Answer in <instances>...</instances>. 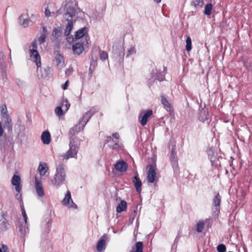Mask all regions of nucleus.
Here are the masks:
<instances>
[{
  "label": "nucleus",
  "mask_w": 252,
  "mask_h": 252,
  "mask_svg": "<svg viewBox=\"0 0 252 252\" xmlns=\"http://www.w3.org/2000/svg\"><path fill=\"white\" fill-rule=\"evenodd\" d=\"M95 111L94 109H91L87 112L84 113L82 118L80 120L78 124L70 129L69 134L73 136L80 130H83L92 116L95 113Z\"/></svg>",
  "instance_id": "nucleus-1"
},
{
  "label": "nucleus",
  "mask_w": 252,
  "mask_h": 252,
  "mask_svg": "<svg viewBox=\"0 0 252 252\" xmlns=\"http://www.w3.org/2000/svg\"><path fill=\"white\" fill-rule=\"evenodd\" d=\"M65 173L62 164H59L56 168V173L54 176L53 180L51 182L53 185L57 187L63 184L65 181Z\"/></svg>",
  "instance_id": "nucleus-2"
},
{
  "label": "nucleus",
  "mask_w": 252,
  "mask_h": 252,
  "mask_svg": "<svg viewBox=\"0 0 252 252\" xmlns=\"http://www.w3.org/2000/svg\"><path fill=\"white\" fill-rule=\"evenodd\" d=\"M69 146V150L63 156L64 159H67L69 158H75L77 156L78 151V147L73 138H70Z\"/></svg>",
  "instance_id": "nucleus-3"
},
{
  "label": "nucleus",
  "mask_w": 252,
  "mask_h": 252,
  "mask_svg": "<svg viewBox=\"0 0 252 252\" xmlns=\"http://www.w3.org/2000/svg\"><path fill=\"white\" fill-rule=\"evenodd\" d=\"M76 4L73 1H69L66 2L65 6L66 8V13L65 14L64 18H66L65 16L67 15L72 18L76 14Z\"/></svg>",
  "instance_id": "nucleus-4"
},
{
  "label": "nucleus",
  "mask_w": 252,
  "mask_h": 252,
  "mask_svg": "<svg viewBox=\"0 0 252 252\" xmlns=\"http://www.w3.org/2000/svg\"><path fill=\"white\" fill-rule=\"evenodd\" d=\"M63 205L67 206L70 208L75 209L77 208V205L73 202L71 199V193L68 190L65 194V197L62 201Z\"/></svg>",
  "instance_id": "nucleus-5"
},
{
  "label": "nucleus",
  "mask_w": 252,
  "mask_h": 252,
  "mask_svg": "<svg viewBox=\"0 0 252 252\" xmlns=\"http://www.w3.org/2000/svg\"><path fill=\"white\" fill-rule=\"evenodd\" d=\"M30 57L32 60L36 63L37 68L41 66V59L40 56L37 50L33 49L30 50Z\"/></svg>",
  "instance_id": "nucleus-6"
},
{
  "label": "nucleus",
  "mask_w": 252,
  "mask_h": 252,
  "mask_svg": "<svg viewBox=\"0 0 252 252\" xmlns=\"http://www.w3.org/2000/svg\"><path fill=\"white\" fill-rule=\"evenodd\" d=\"M148 168V171L147 173V180L148 182L151 183H153L155 182L156 172L154 169V167L152 165H148L147 166Z\"/></svg>",
  "instance_id": "nucleus-7"
},
{
  "label": "nucleus",
  "mask_w": 252,
  "mask_h": 252,
  "mask_svg": "<svg viewBox=\"0 0 252 252\" xmlns=\"http://www.w3.org/2000/svg\"><path fill=\"white\" fill-rule=\"evenodd\" d=\"M198 119L204 123L208 124L210 120V115L207 109H202L198 115Z\"/></svg>",
  "instance_id": "nucleus-8"
},
{
  "label": "nucleus",
  "mask_w": 252,
  "mask_h": 252,
  "mask_svg": "<svg viewBox=\"0 0 252 252\" xmlns=\"http://www.w3.org/2000/svg\"><path fill=\"white\" fill-rule=\"evenodd\" d=\"M170 159L172 164L173 168H177L178 166V158L176 155V147L174 145L173 146L170 155Z\"/></svg>",
  "instance_id": "nucleus-9"
},
{
  "label": "nucleus",
  "mask_w": 252,
  "mask_h": 252,
  "mask_svg": "<svg viewBox=\"0 0 252 252\" xmlns=\"http://www.w3.org/2000/svg\"><path fill=\"white\" fill-rule=\"evenodd\" d=\"M107 236L106 234H104L97 243L96 249L99 252H102L106 248V241Z\"/></svg>",
  "instance_id": "nucleus-10"
},
{
  "label": "nucleus",
  "mask_w": 252,
  "mask_h": 252,
  "mask_svg": "<svg viewBox=\"0 0 252 252\" xmlns=\"http://www.w3.org/2000/svg\"><path fill=\"white\" fill-rule=\"evenodd\" d=\"M152 114L153 111L152 110H147L142 116V112L140 113L139 118H141L140 123L142 126H144L146 125L148 118L152 116Z\"/></svg>",
  "instance_id": "nucleus-11"
},
{
  "label": "nucleus",
  "mask_w": 252,
  "mask_h": 252,
  "mask_svg": "<svg viewBox=\"0 0 252 252\" xmlns=\"http://www.w3.org/2000/svg\"><path fill=\"white\" fill-rule=\"evenodd\" d=\"M35 188L38 196L40 197L44 195V191L42 183L35 178Z\"/></svg>",
  "instance_id": "nucleus-12"
},
{
  "label": "nucleus",
  "mask_w": 252,
  "mask_h": 252,
  "mask_svg": "<svg viewBox=\"0 0 252 252\" xmlns=\"http://www.w3.org/2000/svg\"><path fill=\"white\" fill-rule=\"evenodd\" d=\"M21 178L20 176L14 175L11 180V183L13 186L15 187V189L17 192L20 193L21 190V187L20 185Z\"/></svg>",
  "instance_id": "nucleus-13"
},
{
  "label": "nucleus",
  "mask_w": 252,
  "mask_h": 252,
  "mask_svg": "<svg viewBox=\"0 0 252 252\" xmlns=\"http://www.w3.org/2000/svg\"><path fill=\"white\" fill-rule=\"evenodd\" d=\"M115 169L119 172H125L127 169V164L125 161L122 160L117 162L114 165Z\"/></svg>",
  "instance_id": "nucleus-14"
},
{
  "label": "nucleus",
  "mask_w": 252,
  "mask_h": 252,
  "mask_svg": "<svg viewBox=\"0 0 252 252\" xmlns=\"http://www.w3.org/2000/svg\"><path fill=\"white\" fill-rule=\"evenodd\" d=\"M41 139L43 143L48 145L51 142V134L48 130L44 131L41 136Z\"/></svg>",
  "instance_id": "nucleus-15"
},
{
  "label": "nucleus",
  "mask_w": 252,
  "mask_h": 252,
  "mask_svg": "<svg viewBox=\"0 0 252 252\" xmlns=\"http://www.w3.org/2000/svg\"><path fill=\"white\" fill-rule=\"evenodd\" d=\"M72 50L74 54L79 55L84 51V45L81 43H75L72 46Z\"/></svg>",
  "instance_id": "nucleus-16"
},
{
  "label": "nucleus",
  "mask_w": 252,
  "mask_h": 252,
  "mask_svg": "<svg viewBox=\"0 0 252 252\" xmlns=\"http://www.w3.org/2000/svg\"><path fill=\"white\" fill-rule=\"evenodd\" d=\"M67 23L64 32V34L65 36H68L72 31L73 27V24L75 22V20L73 21L72 19H67Z\"/></svg>",
  "instance_id": "nucleus-17"
},
{
  "label": "nucleus",
  "mask_w": 252,
  "mask_h": 252,
  "mask_svg": "<svg viewBox=\"0 0 252 252\" xmlns=\"http://www.w3.org/2000/svg\"><path fill=\"white\" fill-rule=\"evenodd\" d=\"M133 182L134 183V186L136 191L140 193L141 191L142 183L140 179L138 177V173H136L134 177L133 178Z\"/></svg>",
  "instance_id": "nucleus-18"
},
{
  "label": "nucleus",
  "mask_w": 252,
  "mask_h": 252,
  "mask_svg": "<svg viewBox=\"0 0 252 252\" xmlns=\"http://www.w3.org/2000/svg\"><path fill=\"white\" fill-rule=\"evenodd\" d=\"M221 202V196L219 193H217L213 200V204L216 207V211L219 212Z\"/></svg>",
  "instance_id": "nucleus-19"
},
{
  "label": "nucleus",
  "mask_w": 252,
  "mask_h": 252,
  "mask_svg": "<svg viewBox=\"0 0 252 252\" xmlns=\"http://www.w3.org/2000/svg\"><path fill=\"white\" fill-rule=\"evenodd\" d=\"M48 170V167L47 163L40 162L39 164L38 170L41 176H44Z\"/></svg>",
  "instance_id": "nucleus-20"
},
{
  "label": "nucleus",
  "mask_w": 252,
  "mask_h": 252,
  "mask_svg": "<svg viewBox=\"0 0 252 252\" xmlns=\"http://www.w3.org/2000/svg\"><path fill=\"white\" fill-rule=\"evenodd\" d=\"M56 63L58 68H61L63 67L64 64V58L60 53H58L56 56Z\"/></svg>",
  "instance_id": "nucleus-21"
},
{
  "label": "nucleus",
  "mask_w": 252,
  "mask_h": 252,
  "mask_svg": "<svg viewBox=\"0 0 252 252\" xmlns=\"http://www.w3.org/2000/svg\"><path fill=\"white\" fill-rule=\"evenodd\" d=\"M88 32L87 29L86 27L83 28L75 32V36L76 39H80L85 36Z\"/></svg>",
  "instance_id": "nucleus-22"
},
{
  "label": "nucleus",
  "mask_w": 252,
  "mask_h": 252,
  "mask_svg": "<svg viewBox=\"0 0 252 252\" xmlns=\"http://www.w3.org/2000/svg\"><path fill=\"white\" fill-rule=\"evenodd\" d=\"M25 16L24 15H21L19 18V23L25 28L29 26L31 21L28 18H25Z\"/></svg>",
  "instance_id": "nucleus-23"
},
{
  "label": "nucleus",
  "mask_w": 252,
  "mask_h": 252,
  "mask_svg": "<svg viewBox=\"0 0 252 252\" xmlns=\"http://www.w3.org/2000/svg\"><path fill=\"white\" fill-rule=\"evenodd\" d=\"M6 67L7 65L5 61V56L2 54H0V69L5 72Z\"/></svg>",
  "instance_id": "nucleus-24"
},
{
  "label": "nucleus",
  "mask_w": 252,
  "mask_h": 252,
  "mask_svg": "<svg viewBox=\"0 0 252 252\" xmlns=\"http://www.w3.org/2000/svg\"><path fill=\"white\" fill-rule=\"evenodd\" d=\"M4 126L6 127L9 131L12 129V123L10 116L3 118Z\"/></svg>",
  "instance_id": "nucleus-25"
},
{
  "label": "nucleus",
  "mask_w": 252,
  "mask_h": 252,
  "mask_svg": "<svg viewBox=\"0 0 252 252\" xmlns=\"http://www.w3.org/2000/svg\"><path fill=\"white\" fill-rule=\"evenodd\" d=\"M126 209V202L125 201L122 200L121 203L118 204L117 207V212L118 213H121L124 211H125Z\"/></svg>",
  "instance_id": "nucleus-26"
},
{
  "label": "nucleus",
  "mask_w": 252,
  "mask_h": 252,
  "mask_svg": "<svg viewBox=\"0 0 252 252\" xmlns=\"http://www.w3.org/2000/svg\"><path fill=\"white\" fill-rule=\"evenodd\" d=\"M0 114L3 119L9 116V114L7 113V107L5 105L1 106Z\"/></svg>",
  "instance_id": "nucleus-27"
},
{
  "label": "nucleus",
  "mask_w": 252,
  "mask_h": 252,
  "mask_svg": "<svg viewBox=\"0 0 252 252\" xmlns=\"http://www.w3.org/2000/svg\"><path fill=\"white\" fill-rule=\"evenodd\" d=\"M62 34V31L60 28H55L53 29L52 35L56 38L58 39Z\"/></svg>",
  "instance_id": "nucleus-28"
},
{
  "label": "nucleus",
  "mask_w": 252,
  "mask_h": 252,
  "mask_svg": "<svg viewBox=\"0 0 252 252\" xmlns=\"http://www.w3.org/2000/svg\"><path fill=\"white\" fill-rule=\"evenodd\" d=\"M0 226L2 230H6L7 229V222L4 218L2 217L0 220Z\"/></svg>",
  "instance_id": "nucleus-29"
},
{
  "label": "nucleus",
  "mask_w": 252,
  "mask_h": 252,
  "mask_svg": "<svg viewBox=\"0 0 252 252\" xmlns=\"http://www.w3.org/2000/svg\"><path fill=\"white\" fill-rule=\"evenodd\" d=\"M136 250H132L130 252H143V243L141 242H138L135 245Z\"/></svg>",
  "instance_id": "nucleus-30"
},
{
  "label": "nucleus",
  "mask_w": 252,
  "mask_h": 252,
  "mask_svg": "<svg viewBox=\"0 0 252 252\" xmlns=\"http://www.w3.org/2000/svg\"><path fill=\"white\" fill-rule=\"evenodd\" d=\"M213 5L212 3H208L206 5L204 9V14L206 15H210L212 10Z\"/></svg>",
  "instance_id": "nucleus-31"
},
{
  "label": "nucleus",
  "mask_w": 252,
  "mask_h": 252,
  "mask_svg": "<svg viewBox=\"0 0 252 252\" xmlns=\"http://www.w3.org/2000/svg\"><path fill=\"white\" fill-rule=\"evenodd\" d=\"M18 232L20 233L21 237H24L27 233V230L25 226H23L22 224H20L18 226Z\"/></svg>",
  "instance_id": "nucleus-32"
},
{
  "label": "nucleus",
  "mask_w": 252,
  "mask_h": 252,
  "mask_svg": "<svg viewBox=\"0 0 252 252\" xmlns=\"http://www.w3.org/2000/svg\"><path fill=\"white\" fill-rule=\"evenodd\" d=\"M186 43V49L188 52H189L192 49L191 40L189 36L187 37Z\"/></svg>",
  "instance_id": "nucleus-33"
},
{
  "label": "nucleus",
  "mask_w": 252,
  "mask_h": 252,
  "mask_svg": "<svg viewBox=\"0 0 252 252\" xmlns=\"http://www.w3.org/2000/svg\"><path fill=\"white\" fill-rule=\"evenodd\" d=\"M161 97V103L164 105L165 106V107H166L167 108H169L170 109L171 108V105L169 103L168 101L167 100V99L164 97V95H161L160 96Z\"/></svg>",
  "instance_id": "nucleus-34"
},
{
  "label": "nucleus",
  "mask_w": 252,
  "mask_h": 252,
  "mask_svg": "<svg viewBox=\"0 0 252 252\" xmlns=\"http://www.w3.org/2000/svg\"><path fill=\"white\" fill-rule=\"evenodd\" d=\"M191 5H193L195 7L197 6L202 7L203 5V0H192Z\"/></svg>",
  "instance_id": "nucleus-35"
},
{
  "label": "nucleus",
  "mask_w": 252,
  "mask_h": 252,
  "mask_svg": "<svg viewBox=\"0 0 252 252\" xmlns=\"http://www.w3.org/2000/svg\"><path fill=\"white\" fill-rule=\"evenodd\" d=\"M204 223L203 221H199L196 225V231L201 232L204 228Z\"/></svg>",
  "instance_id": "nucleus-36"
},
{
  "label": "nucleus",
  "mask_w": 252,
  "mask_h": 252,
  "mask_svg": "<svg viewBox=\"0 0 252 252\" xmlns=\"http://www.w3.org/2000/svg\"><path fill=\"white\" fill-rule=\"evenodd\" d=\"M55 112L56 114L59 117L62 116L64 114L62 107L60 106L57 107L55 109Z\"/></svg>",
  "instance_id": "nucleus-37"
},
{
  "label": "nucleus",
  "mask_w": 252,
  "mask_h": 252,
  "mask_svg": "<svg viewBox=\"0 0 252 252\" xmlns=\"http://www.w3.org/2000/svg\"><path fill=\"white\" fill-rule=\"evenodd\" d=\"M70 103L68 102L67 99L63 100L62 107L64 109L65 111H66L68 110L70 107Z\"/></svg>",
  "instance_id": "nucleus-38"
},
{
  "label": "nucleus",
  "mask_w": 252,
  "mask_h": 252,
  "mask_svg": "<svg viewBox=\"0 0 252 252\" xmlns=\"http://www.w3.org/2000/svg\"><path fill=\"white\" fill-rule=\"evenodd\" d=\"M99 57L101 60L104 61L108 58V54L105 51H100L99 53Z\"/></svg>",
  "instance_id": "nucleus-39"
},
{
  "label": "nucleus",
  "mask_w": 252,
  "mask_h": 252,
  "mask_svg": "<svg viewBox=\"0 0 252 252\" xmlns=\"http://www.w3.org/2000/svg\"><path fill=\"white\" fill-rule=\"evenodd\" d=\"M244 66L246 68V69L250 71H252V63L249 62H244Z\"/></svg>",
  "instance_id": "nucleus-40"
},
{
  "label": "nucleus",
  "mask_w": 252,
  "mask_h": 252,
  "mask_svg": "<svg viewBox=\"0 0 252 252\" xmlns=\"http://www.w3.org/2000/svg\"><path fill=\"white\" fill-rule=\"evenodd\" d=\"M218 252H225L226 251V247L223 244H220L217 248Z\"/></svg>",
  "instance_id": "nucleus-41"
},
{
  "label": "nucleus",
  "mask_w": 252,
  "mask_h": 252,
  "mask_svg": "<svg viewBox=\"0 0 252 252\" xmlns=\"http://www.w3.org/2000/svg\"><path fill=\"white\" fill-rule=\"evenodd\" d=\"M136 53V50L134 47H131L130 49H129L127 51L126 56H129L133 54Z\"/></svg>",
  "instance_id": "nucleus-42"
},
{
  "label": "nucleus",
  "mask_w": 252,
  "mask_h": 252,
  "mask_svg": "<svg viewBox=\"0 0 252 252\" xmlns=\"http://www.w3.org/2000/svg\"><path fill=\"white\" fill-rule=\"evenodd\" d=\"M46 35L44 34H42L38 38V41L40 44L43 43L45 41Z\"/></svg>",
  "instance_id": "nucleus-43"
},
{
  "label": "nucleus",
  "mask_w": 252,
  "mask_h": 252,
  "mask_svg": "<svg viewBox=\"0 0 252 252\" xmlns=\"http://www.w3.org/2000/svg\"><path fill=\"white\" fill-rule=\"evenodd\" d=\"M120 145L119 144L118 141L116 142L113 145L110 146V147L113 150L119 149L120 148Z\"/></svg>",
  "instance_id": "nucleus-44"
},
{
  "label": "nucleus",
  "mask_w": 252,
  "mask_h": 252,
  "mask_svg": "<svg viewBox=\"0 0 252 252\" xmlns=\"http://www.w3.org/2000/svg\"><path fill=\"white\" fill-rule=\"evenodd\" d=\"M22 213L24 218V220L26 223L27 222L28 217L26 213V211L24 208H22Z\"/></svg>",
  "instance_id": "nucleus-45"
},
{
  "label": "nucleus",
  "mask_w": 252,
  "mask_h": 252,
  "mask_svg": "<svg viewBox=\"0 0 252 252\" xmlns=\"http://www.w3.org/2000/svg\"><path fill=\"white\" fill-rule=\"evenodd\" d=\"M120 51L119 52V56L120 58H123L125 55V51L123 48L120 47Z\"/></svg>",
  "instance_id": "nucleus-46"
},
{
  "label": "nucleus",
  "mask_w": 252,
  "mask_h": 252,
  "mask_svg": "<svg viewBox=\"0 0 252 252\" xmlns=\"http://www.w3.org/2000/svg\"><path fill=\"white\" fill-rule=\"evenodd\" d=\"M0 252H8L7 247L6 245H2V248H0Z\"/></svg>",
  "instance_id": "nucleus-47"
},
{
  "label": "nucleus",
  "mask_w": 252,
  "mask_h": 252,
  "mask_svg": "<svg viewBox=\"0 0 252 252\" xmlns=\"http://www.w3.org/2000/svg\"><path fill=\"white\" fill-rule=\"evenodd\" d=\"M32 48L31 49H33L34 50H37V43L36 40H34L32 44Z\"/></svg>",
  "instance_id": "nucleus-48"
},
{
  "label": "nucleus",
  "mask_w": 252,
  "mask_h": 252,
  "mask_svg": "<svg viewBox=\"0 0 252 252\" xmlns=\"http://www.w3.org/2000/svg\"><path fill=\"white\" fill-rule=\"evenodd\" d=\"M51 12H50V10L48 8V7L45 9V15L46 17H49L51 16Z\"/></svg>",
  "instance_id": "nucleus-49"
},
{
  "label": "nucleus",
  "mask_w": 252,
  "mask_h": 252,
  "mask_svg": "<svg viewBox=\"0 0 252 252\" xmlns=\"http://www.w3.org/2000/svg\"><path fill=\"white\" fill-rule=\"evenodd\" d=\"M208 157L209 159H210V161L212 163L215 161L216 160V157L214 155H212L210 154H208Z\"/></svg>",
  "instance_id": "nucleus-50"
},
{
  "label": "nucleus",
  "mask_w": 252,
  "mask_h": 252,
  "mask_svg": "<svg viewBox=\"0 0 252 252\" xmlns=\"http://www.w3.org/2000/svg\"><path fill=\"white\" fill-rule=\"evenodd\" d=\"M96 64H97V62L95 60H92L91 62V65H90L89 69L91 70V67H92L93 66H94L93 67L94 68V66L96 65Z\"/></svg>",
  "instance_id": "nucleus-51"
},
{
  "label": "nucleus",
  "mask_w": 252,
  "mask_h": 252,
  "mask_svg": "<svg viewBox=\"0 0 252 252\" xmlns=\"http://www.w3.org/2000/svg\"><path fill=\"white\" fill-rule=\"evenodd\" d=\"M68 81H66L65 83L62 86V88L63 90H66L67 87H68Z\"/></svg>",
  "instance_id": "nucleus-52"
},
{
  "label": "nucleus",
  "mask_w": 252,
  "mask_h": 252,
  "mask_svg": "<svg viewBox=\"0 0 252 252\" xmlns=\"http://www.w3.org/2000/svg\"><path fill=\"white\" fill-rule=\"evenodd\" d=\"M112 141H113V139L111 136H107L106 138L105 139V143L110 142Z\"/></svg>",
  "instance_id": "nucleus-53"
},
{
  "label": "nucleus",
  "mask_w": 252,
  "mask_h": 252,
  "mask_svg": "<svg viewBox=\"0 0 252 252\" xmlns=\"http://www.w3.org/2000/svg\"><path fill=\"white\" fill-rule=\"evenodd\" d=\"M112 136L115 139L118 140L120 138V135L118 133L115 132L112 134Z\"/></svg>",
  "instance_id": "nucleus-54"
},
{
  "label": "nucleus",
  "mask_w": 252,
  "mask_h": 252,
  "mask_svg": "<svg viewBox=\"0 0 252 252\" xmlns=\"http://www.w3.org/2000/svg\"><path fill=\"white\" fill-rule=\"evenodd\" d=\"M63 13V11H62V9L61 8L60 9H59L57 12H56V15H55V17H57V16H58L59 15L62 14Z\"/></svg>",
  "instance_id": "nucleus-55"
},
{
  "label": "nucleus",
  "mask_w": 252,
  "mask_h": 252,
  "mask_svg": "<svg viewBox=\"0 0 252 252\" xmlns=\"http://www.w3.org/2000/svg\"><path fill=\"white\" fill-rule=\"evenodd\" d=\"M3 130L2 129V125L1 123L0 122V137H1L3 134Z\"/></svg>",
  "instance_id": "nucleus-56"
},
{
  "label": "nucleus",
  "mask_w": 252,
  "mask_h": 252,
  "mask_svg": "<svg viewBox=\"0 0 252 252\" xmlns=\"http://www.w3.org/2000/svg\"><path fill=\"white\" fill-rule=\"evenodd\" d=\"M155 2H156V3H159L161 0H154Z\"/></svg>",
  "instance_id": "nucleus-57"
},
{
  "label": "nucleus",
  "mask_w": 252,
  "mask_h": 252,
  "mask_svg": "<svg viewBox=\"0 0 252 252\" xmlns=\"http://www.w3.org/2000/svg\"><path fill=\"white\" fill-rule=\"evenodd\" d=\"M113 51H114V52H116V53H117V51H115V49H114V46H113Z\"/></svg>",
  "instance_id": "nucleus-58"
},
{
  "label": "nucleus",
  "mask_w": 252,
  "mask_h": 252,
  "mask_svg": "<svg viewBox=\"0 0 252 252\" xmlns=\"http://www.w3.org/2000/svg\"><path fill=\"white\" fill-rule=\"evenodd\" d=\"M89 70H90V72L92 73L93 72L92 67H91V70L89 69Z\"/></svg>",
  "instance_id": "nucleus-59"
},
{
  "label": "nucleus",
  "mask_w": 252,
  "mask_h": 252,
  "mask_svg": "<svg viewBox=\"0 0 252 252\" xmlns=\"http://www.w3.org/2000/svg\"><path fill=\"white\" fill-rule=\"evenodd\" d=\"M87 37H86V40L87 41V44H88V40L87 39Z\"/></svg>",
  "instance_id": "nucleus-60"
},
{
  "label": "nucleus",
  "mask_w": 252,
  "mask_h": 252,
  "mask_svg": "<svg viewBox=\"0 0 252 252\" xmlns=\"http://www.w3.org/2000/svg\"><path fill=\"white\" fill-rule=\"evenodd\" d=\"M18 195H19L18 194H16V196L17 197L18 199H19Z\"/></svg>",
  "instance_id": "nucleus-61"
},
{
  "label": "nucleus",
  "mask_w": 252,
  "mask_h": 252,
  "mask_svg": "<svg viewBox=\"0 0 252 252\" xmlns=\"http://www.w3.org/2000/svg\"><path fill=\"white\" fill-rule=\"evenodd\" d=\"M45 30V28L43 27V31Z\"/></svg>",
  "instance_id": "nucleus-62"
}]
</instances>
